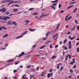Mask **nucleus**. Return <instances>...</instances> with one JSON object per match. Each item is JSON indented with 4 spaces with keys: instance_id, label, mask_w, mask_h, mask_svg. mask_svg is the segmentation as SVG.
I'll use <instances>...</instances> for the list:
<instances>
[{
    "instance_id": "f257e3e1",
    "label": "nucleus",
    "mask_w": 79,
    "mask_h": 79,
    "mask_svg": "<svg viewBox=\"0 0 79 79\" xmlns=\"http://www.w3.org/2000/svg\"><path fill=\"white\" fill-rule=\"evenodd\" d=\"M10 19V17L8 16H0V19H2L3 21H7V19Z\"/></svg>"
},
{
    "instance_id": "f03ea898",
    "label": "nucleus",
    "mask_w": 79,
    "mask_h": 79,
    "mask_svg": "<svg viewBox=\"0 0 79 79\" xmlns=\"http://www.w3.org/2000/svg\"><path fill=\"white\" fill-rule=\"evenodd\" d=\"M69 16V15H68L66 16L65 19V21L66 22H68V20H69L70 19H71L72 18V17H71V16H70L69 18L67 19L68 17Z\"/></svg>"
},
{
    "instance_id": "7ed1b4c3",
    "label": "nucleus",
    "mask_w": 79,
    "mask_h": 79,
    "mask_svg": "<svg viewBox=\"0 0 79 79\" xmlns=\"http://www.w3.org/2000/svg\"><path fill=\"white\" fill-rule=\"evenodd\" d=\"M6 11V10L5 9V8H3L2 9L0 10V11L2 12V13H5Z\"/></svg>"
},
{
    "instance_id": "20e7f679",
    "label": "nucleus",
    "mask_w": 79,
    "mask_h": 79,
    "mask_svg": "<svg viewBox=\"0 0 79 79\" xmlns=\"http://www.w3.org/2000/svg\"><path fill=\"white\" fill-rule=\"evenodd\" d=\"M11 23L13 25H14L15 26H18V23L16 22L15 21H12L11 22Z\"/></svg>"
},
{
    "instance_id": "39448f33",
    "label": "nucleus",
    "mask_w": 79,
    "mask_h": 79,
    "mask_svg": "<svg viewBox=\"0 0 79 79\" xmlns=\"http://www.w3.org/2000/svg\"><path fill=\"white\" fill-rule=\"evenodd\" d=\"M30 22V21L28 20H26L24 21V23H26L25 24V26H26L27 24H28V23H29Z\"/></svg>"
},
{
    "instance_id": "423d86ee",
    "label": "nucleus",
    "mask_w": 79,
    "mask_h": 79,
    "mask_svg": "<svg viewBox=\"0 0 79 79\" xmlns=\"http://www.w3.org/2000/svg\"><path fill=\"white\" fill-rule=\"evenodd\" d=\"M49 15V14H47V15H46V14H45L44 15H40V18H41L42 17H44V16H47L48 15Z\"/></svg>"
},
{
    "instance_id": "0eeeda50",
    "label": "nucleus",
    "mask_w": 79,
    "mask_h": 79,
    "mask_svg": "<svg viewBox=\"0 0 79 79\" xmlns=\"http://www.w3.org/2000/svg\"><path fill=\"white\" fill-rule=\"evenodd\" d=\"M23 37V36H22V35H21L19 36H18L15 37V39H19V38H21V37Z\"/></svg>"
},
{
    "instance_id": "6e6552de",
    "label": "nucleus",
    "mask_w": 79,
    "mask_h": 79,
    "mask_svg": "<svg viewBox=\"0 0 79 79\" xmlns=\"http://www.w3.org/2000/svg\"><path fill=\"white\" fill-rule=\"evenodd\" d=\"M13 12H17V11H18V9H14L13 10Z\"/></svg>"
},
{
    "instance_id": "1a4fd4ad",
    "label": "nucleus",
    "mask_w": 79,
    "mask_h": 79,
    "mask_svg": "<svg viewBox=\"0 0 79 79\" xmlns=\"http://www.w3.org/2000/svg\"><path fill=\"white\" fill-rule=\"evenodd\" d=\"M8 34H6L3 35L2 36V38H5V37H8Z\"/></svg>"
},
{
    "instance_id": "9d476101",
    "label": "nucleus",
    "mask_w": 79,
    "mask_h": 79,
    "mask_svg": "<svg viewBox=\"0 0 79 79\" xmlns=\"http://www.w3.org/2000/svg\"><path fill=\"white\" fill-rule=\"evenodd\" d=\"M7 25H11V21L9 20L7 22Z\"/></svg>"
},
{
    "instance_id": "9b49d317",
    "label": "nucleus",
    "mask_w": 79,
    "mask_h": 79,
    "mask_svg": "<svg viewBox=\"0 0 79 79\" xmlns=\"http://www.w3.org/2000/svg\"><path fill=\"white\" fill-rule=\"evenodd\" d=\"M24 52H23L21 53V54H20L18 56V58H19V57H20V56H22V55H24Z\"/></svg>"
},
{
    "instance_id": "f8f14e48",
    "label": "nucleus",
    "mask_w": 79,
    "mask_h": 79,
    "mask_svg": "<svg viewBox=\"0 0 79 79\" xmlns=\"http://www.w3.org/2000/svg\"><path fill=\"white\" fill-rule=\"evenodd\" d=\"M27 32H28L27 31H25L24 33L21 35L23 36V35H25V34H26L27 33Z\"/></svg>"
},
{
    "instance_id": "ddd939ff",
    "label": "nucleus",
    "mask_w": 79,
    "mask_h": 79,
    "mask_svg": "<svg viewBox=\"0 0 79 79\" xmlns=\"http://www.w3.org/2000/svg\"><path fill=\"white\" fill-rule=\"evenodd\" d=\"M58 0H54V1H51V2L53 3H55L57 2H58Z\"/></svg>"
},
{
    "instance_id": "4468645a",
    "label": "nucleus",
    "mask_w": 79,
    "mask_h": 79,
    "mask_svg": "<svg viewBox=\"0 0 79 79\" xmlns=\"http://www.w3.org/2000/svg\"><path fill=\"white\" fill-rule=\"evenodd\" d=\"M51 33V31H49L47 33H46V36H47L48 35H49V34H50Z\"/></svg>"
},
{
    "instance_id": "2eb2a0df",
    "label": "nucleus",
    "mask_w": 79,
    "mask_h": 79,
    "mask_svg": "<svg viewBox=\"0 0 79 79\" xmlns=\"http://www.w3.org/2000/svg\"><path fill=\"white\" fill-rule=\"evenodd\" d=\"M58 35V33H56V34H55V35H54L53 37V38L55 39V37H56L57 35Z\"/></svg>"
},
{
    "instance_id": "dca6fc26",
    "label": "nucleus",
    "mask_w": 79,
    "mask_h": 79,
    "mask_svg": "<svg viewBox=\"0 0 79 79\" xmlns=\"http://www.w3.org/2000/svg\"><path fill=\"white\" fill-rule=\"evenodd\" d=\"M45 74V73H44V72L43 71V72L42 73L41 75V76H43Z\"/></svg>"
},
{
    "instance_id": "f3484780",
    "label": "nucleus",
    "mask_w": 79,
    "mask_h": 79,
    "mask_svg": "<svg viewBox=\"0 0 79 79\" xmlns=\"http://www.w3.org/2000/svg\"><path fill=\"white\" fill-rule=\"evenodd\" d=\"M35 31V29H30V31L31 32H34Z\"/></svg>"
},
{
    "instance_id": "a211bd4d",
    "label": "nucleus",
    "mask_w": 79,
    "mask_h": 79,
    "mask_svg": "<svg viewBox=\"0 0 79 79\" xmlns=\"http://www.w3.org/2000/svg\"><path fill=\"white\" fill-rule=\"evenodd\" d=\"M77 8L76 7L75 9L74 10H73V13H75L77 11Z\"/></svg>"
},
{
    "instance_id": "6ab92c4d",
    "label": "nucleus",
    "mask_w": 79,
    "mask_h": 79,
    "mask_svg": "<svg viewBox=\"0 0 79 79\" xmlns=\"http://www.w3.org/2000/svg\"><path fill=\"white\" fill-rule=\"evenodd\" d=\"M62 48H63L65 50H67V48L65 46L64 47V45L63 47Z\"/></svg>"
},
{
    "instance_id": "aec40b11",
    "label": "nucleus",
    "mask_w": 79,
    "mask_h": 79,
    "mask_svg": "<svg viewBox=\"0 0 79 79\" xmlns=\"http://www.w3.org/2000/svg\"><path fill=\"white\" fill-rule=\"evenodd\" d=\"M57 4V3H54V4H53L52 6H56V5Z\"/></svg>"
},
{
    "instance_id": "412c9836",
    "label": "nucleus",
    "mask_w": 79,
    "mask_h": 79,
    "mask_svg": "<svg viewBox=\"0 0 79 79\" xmlns=\"http://www.w3.org/2000/svg\"><path fill=\"white\" fill-rule=\"evenodd\" d=\"M14 61V60H8L7 61V62L8 63H10V62H12V61Z\"/></svg>"
},
{
    "instance_id": "4be33fe9",
    "label": "nucleus",
    "mask_w": 79,
    "mask_h": 79,
    "mask_svg": "<svg viewBox=\"0 0 79 79\" xmlns=\"http://www.w3.org/2000/svg\"><path fill=\"white\" fill-rule=\"evenodd\" d=\"M56 57V56H54L51 57V59H53L55 58Z\"/></svg>"
},
{
    "instance_id": "5701e85b",
    "label": "nucleus",
    "mask_w": 79,
    "mask_h": 79,
    "mask_svg": "<svg viewBox=\"0 0 79 79\" xmlns=\"http://www.w3.org/2000/svg\"><path fill=\"white\" fill-rule=\"evenodd\" d=\"M2 28L3 29H7V28L5 27L2 26Z\"/></svg>"
},
{
    "instance_id": "b1692460",
    "label": "nucleus",
    "mask_w": 79,
    "mask_h": 79,
    "mask_svg": "<svg viewBox=\"0 0 79 79\" xmlns=\"http://www.w3.org/2000/svg\"><path fill=\"white\" fill-rule=\"evenodd\" d=\"M67 56L68 57H69V59H71V57L70 56V55H67Z\"/></svg>"
},
{
    "instance_id": "393cba45",
    "label": "nucleus",
    "mask_w": 79,
    "mask_h": 79,
    "mask_svg": "<svg viewBox=\"0 0 79 79\" xmlns=\"http://www.w3.org/2000/svg\"><path fill=\"white\" fill-rule=\"evenodd\" d=\"M48 74L47 75V77H49L50 76V75H51V74L50 73H48Z\"/></svg>"
},
{
    "instance_id": "a878e982",
    "label": "nucleus",
    "mask_w": 79,
    "mask_h": 79,
    "mask_svg": "<svg viewBox=\"0 0 79 79\" xmlns=\"http://www.w3.org/2000/svg\"><path fill=\"white\" fill-rule=\"evenodd\" d=\"M47 39V38L44 37V38H42V39L43 40H46Z\"/></svg>"
},
{
    "instance_id": "bb28decb",
    "label": "nucleus",
    "mask_w": 79,
    "mask_h": 79,
    "mask_svg": "<svg viewBox=\"0 0 79 79\" xmlns=\"http://www.w3.org/2000/svg\"><path fill=\"white\" fill-rule=\"evenodd\" d=\"M75 36H74V37H73L72 38H71L70 39V40H73V39H74L75 38Z\"/></svg>"
},
{
    "instance_id": "cd10ccee",
    "label": "nucleus",
    "mask_w": 79,
    "mask_h": 79,
    "mask_svg": "<svg viewBox=\"0 0 79 79\" xmlns=\"http://www.w3.org/2000/svg\"><path fill=\"white\" fill-rule=\"evenodd\" d=\"M51 42V41H47V42H46V44H48V43Z\"/></svg>"
},
{
    "instance_id": "c85d7f7f",
    "label": "nucleus",
    "mask_w": 79,
    "mask_h": 79,
    "mask_svg": "<svg viewBox=\"0 0 79 79\" xmlns=\"http://www.w3.org/2000/svg\"><path fill=\"white\" fill-rule=\"evenodd\" d=\"M50 7H51V8L52 7V8L54 10H55V9H56L55 7L54 6H51Z\"/></svg>"
},
{
    "instance_id": "c756f323",
    "label": "nucleus",
    "mask_w": 79,
    "mask_h": 79,
    "mask_svg": "<svg viewBox=\"0 0 79 79\" xmlns=\"http://www.w3.org/2000/svg\"><path fill=\"white\" fill-rule=\"evenodd\" d=\"M76 2H72V3H70L69 4V5H72V4H73L75 3Z\"/></svg>"
},
{
    "instance_id": "7c9ffc66",
    "label": "nucleus",
    "mask_w": 79,
    "mask_h": 79,
    "mask_svg": "<svg viewBox=\"0 0 79 79\" xmlns=\"http://www.w3.org/2000/svg\"><path fill=\"white\" fill-rule=\"evenodd\" d=\"M67 42V40L66 39H65V40H64V44H65L66 42Z\"/></svg>"
},
{
    "instance_id": "2f4dec72",
    "label": "nucleus",
    "mask_w": 79,
    "mask_h": 79,
    "mask_svg": "<svg viewBox=\"0 0 79 79\" xmlns=\"http://www.w3.org/2000/svg\"><path fill=\"white\" fill-rule=\"evenodd\" d=\"M33 15H38V14L37 12H35V13H33Z\"/></svg>"
},
{
    "instance_id": "473e14b6",
    "label": "nucleus",
    "mask_w": 79,
    "mask_h": 79,
    "mask_svg": "<svg viewBox=\"0 0 79 79\" xmlns=\"http://www.w3.org/2000/svg\"><path fill=\"white\" fill-rule=\"evenodd\" d=\"M65 11L63 10H62L60 12V13H63Z\"/></svg>"
},
{
    "instance_id": "72a5a7b5",
    "label": "nucleus",
    "mask_w": 79,
    "mask_h": 79,
    "mask_svg": "<svg viewBox=\"0 0 79 79\" xmlns=\"http://www.w3.org/2000/svg\"><path fill=\"white\" fill-rule=\"evenodd\" d=\"M14 2V1H11L10 2V4H13V2Z\"/></svg>"
},
{
    "instance_id": "f704fd0d",
    "label": "nucleus",
    "mask_w": 79,
    "mask_h": 79,
    "mask_svg": "<svg viewBox=\"0 0 79 79\" xmlns=\"http://www.w3.org/2000/svg\"><path fill=\"white\" fill-rule=\"evenodd\" d=\"M70 72L71 73H72L73 72V71L72 70L70 69Z\"/></svg>"
},
{
    "instance_id": "c9c22d12",
    "label": "nucleus",
    "mask_w": 79,
    "mask_h": 79,
    "mask_svg": "<svg viewBox=\"0 0 79 79\" xmlns=\"http://www.w3.org/2000/svg\"><path fill=\"white\" fill-rule=\"evenodd\" d=\"M14 6H15L16 7H19V6L17 4H16V5H15Z\"/></svg>"
},
{
    "instance_id": "e433bc0d",
    "label": "nucleus",
    "mask_w": 79,
    "mask_h": 79,
    "mask_svg": "<svg viewBox=\"0 0 79 79\" xmlns=\"http://www.w3.org/2000/svg\"><path fill=\"white\" fill-rule=\"evenodd\" d=\"M6 14V15H9L10 14V13L8 12V11H7L5 13Z\"/></svg>"
},
{
    "instance_id": "4c0bfd02",
    "label": "nucleus",
    "mask_w": 79,
    "mask_h": 79,
    "mask_svg": "<svg viewBox=\"0 0 79 79\" xmlns=\"http://www.w3.org/2000/svg\"><path fill=\"white\" fill-rule=\"evenodd\" d=\"M5 49H6V48H0V50H5Z\"/></svg>"
},
{
    "instance_id": "58836bf2",
    "label": "nucleus",
    "mask_w": 79,
    "mask_h": 79,
    "mask_svg": "<svg viewBox=\"0 0 79 79\" xmlns=\"http://www.w3.org/2000/svg\"><path fill=\"white\" fill-rule=\"evenodd\" d=\"M6 2V1L5 0V1H2V3H5Z\"/></svg>"
},
{
    "instance_id": "ea45409f",
    "label": "nucleus",
    "mask_w": 79,
    "mask_h": 79,
    "mask_svg": "<svg viewBox=\"0 0 79 79\" xmlns=\"http://www.w3.org/2000/svg\"><path fill=\"white\" fill-rule=\"evenodd\" d=\"M1 26L0 25V31H2V26Z\"/></svg>"
},
{
    "instance_id": "a19ab883",
    "label": "nucleus",
    "mask_w": 79,
    "mask_h": 79,
    "mask_svg": "<svg viewBox=\"0 0 79 79\" xmlns=\"http://www.w3.org/2000/svg\"><path fill=\"white\" fill-rule=\"evenodd\" d=\"M45 47V45H44V46H43L42 47H41V48H40V49H42L43 48Z\"/></svg>"
},
{
    "instance_id": "79ce46f5",
    "label": "nucleus",
    "mask_w": 79,
    "mask_h": 79,
    "mask_svg": "<svg viewBox=\"0 0 79 79\" xmlns=\"http://www.w3.org/2000/svg\"><path fill=\"white\" fill-rule=\"evenodd\" d=\"M19 63V62L15 63V64H18Z\"/></svg>"
},
{
    "instance_id": "37998d69",
    "label": "nucleus",
    "mask_w": 79,
    "mask_h": 79,
    "mask_svg": "<svg viewBox=\"0 0 79 79\" xmlns=\"http://www.w3.org/2000/svg\"><path fill=\"white\" fill-rule=\"evenodd\" d=\"M61 6H62L60 4L59 5V8H60L61 7Z\"/></svg>"
},
{
    "instance_id": "c03bdc74",
    "label": "nucleus",
    "mask_w": 79,
    "mask_h": 79,
    "mask_svg": "<svg viewBox=\"0 0 79 79\" xmlns=\"http://www.w3.org/2000/svg\"><path fill=\"white\" fill-rule=\"evenodd\" d=\"M10 2V0H6V2Z\"/></svg>"
},
{
    "instance_id": "a18cd8bd",
    "label": "nucleus",
    "mask_w": 79,
    "mask_h": 79,
    "mask_svg": "<svg viewBox=\"0 0 79 79\" xmlns=\"http://www.w3.org/2000/svg\"><path fill=\"white\" fill-rule=\"evenodd\" d=\"M8 45V44H6L5 45V47H6Z\"/></svg>"
},
{
    "instance_id": "49530a36",
    "label": "nucleus",
    "mask_w": 79,
    "mask_h": 79,
    "mask_svg": "<svg viewBox=\"0 0 79 79\" xmlns=\"http://www.w3.org/2000/svg\"><path fill=\"white\" fill-rule=\"evenodd\" d=\"M33 76H33V75H32L31 76H30V79H31L32 78V77H33Z\"/></svg>"
},
{
    "instance_id": "de8ad7c7",
    "label": "nucleus",
    "mask_w": 79,
    "mask_h": 79,
    "mask_svg": "<svg viewBox=\"0 0 79 79\" xmlns=\"http://www.w3.org/2000/svg\"><path fill=\"white\" fill-rule=\"evenodd\" d=\"M16 71H17L16 70H13L14 73H16Z\"/></svg>"
},
{
    "instance_id": "09e8293b",
    "label": "nucleus",
    "mask_w": 79,
    "mask_h": 79,
    "mask_svg": "<svg viewBox=\"0 0 79 79\" xmlns=\"http://www.w3.org/2000/svg\"><path fill=\"white\" fill-rule=\"evenodd\" d=\"M71 45H69V49H70V48H71Z\"/></svg>"
},
{
    "instance_id": "8fccbe9b",
    "label": "nucleus",
    "mask_w": 79,
    "mask_h": 79,
    "mask_svg": "<svg viewBox=\"0 0 79 79\" xmlns=\"http://www.w3.org/2000/svg\"><path fill=\"white\" fill-rule=\"evenodd\" d=\"M36 47V45H33L32 47L33 48H35Z\"/></svg>"
},
{
    "instance_id": "3c124183",
    "label": "nucleus",
    "mask_w": 79,
    "mask_h": 79,
    "mask_svg": "<svg viewBox=\"0 0 79 79\" xmlns=\"http://www.w3.org/2000/svg\"><path fill=\"white\" fill-rule=\"evenodd\" d=\"M77 22H78L77 21V20H75V23H77Z\"/></svg>"
},
{
    "instance_id": "603ef678",
    "label": "nucleus",
    "mask_w": 79,
    "mask_h": 79,
    "mask_svg": "<svg viewBox=\"0 0 79 79\" xmlns=\"http://www.w3.org/2000/svg\"><path fill=\"white\" fill-rule=\"evenodd\" d=\"M34 9V8L32 7V8H30V10H32Z\"/></svg>"
},
{
    "instance_id": "864d4df0",
    "label": "nucleus",
    "mask_w": 79,
    "mask_h": 79,
    "mask_svg": "<svg viewBox=\"0 0 79 79\" xmlns=\"http://www.w3.org/2000/svg\"><path fill=\"white\" fill-rule=\"evenodd\" d=\"M77 30H79V25H78V26H77Z\"/></svg>"
},
{
    "instance_id": "5fc2aeb1",
    "label": "nucleus",
    "mask_w": 79,
    "mask_h": 79,
    "mask_svg": "<svg viewBox=\"0 0 79 79\" xmlns=\"http://www.w3.org/2000/svg\"><path fill=\"white\" fill-rule=\"evenodd\" d=\"M75 63V62H71L70 63V64H73Z\"/></svg>"
},
{
    "instance_id": "6e6d98bb",
    "label": "nucleus",
    "mask_w": 79,
    "mask_h": 79,
    "mask_svg": "<svg viewBox=\"0 0 79 79\" xmlns=\"http://www.w3.org/2000/svg\"><path fill=\"white\" fill-rule=\"evenodd\" d=\"M76 27H73V28H72V29H71V30L72 31L73 30H74V29H75V28Z\"/></svg>"
},
{
    "instance_id": "4d7b16f0",
    "label": "nucleus",
    "mask_w": 79,
    "mask_h": 79,
    "mask_svg": "<svg viewBox=\"0 0 79 79\" xmlns=\"http://www.w3.org/2000/svg\"><path fill=\"white\" fill-rule=\"evenodd\" d=\"M63 67H62L60 69V71H61L63 69Z\"/></svg>"
},
{
    "instance_id": "13d9d810",
    "label": "nucleus",
    "mask_w": 79,
    "mask_h": 79,
    "mask_svg": "<svg viewBox=\"0 0 79 79\" xmlns=\"http://www.w3.org/2000/svg\"><path fill=\"white\" fill-rule=\"evenodd\" d=\"M23 67V65H20V66H19V68H22Z\"/></svg>"
},
{
    "instance_id": "bf43d9fd",
    "label": "nucleus",
    "mask_w": 79,
    "mask_h": 79,
    "mask_svg": "<svg viewBox=\"0 0 79 79\" xmlns=\"http://www.w3.org/2000/svg\"><path fill=\"white\" fill-rule=\"evenodd\" d=\"M77 52H79V48H77Z\"/></svg>"
},
{
    "instance_id": "052dcab7",
    "label": "nucleus",
    "mask_w": 79,
    "mask_h": 79,
    "mask_svg": "<svg viewBox=\"0 0 79 79\" xmlns=\"http://www.w3.org/2000/svg\"><path fill=\"white\" fill-rule=\"evenodd\" d=\"M65 57H66V58L65 60V61H67V60L68 59V56H65Z\"/></svg>"
},
{
    "instance_id": "680f3d73",
    "label": "nucleus",
    "mask_w": 79,
    "mask_h": 79,
    "mask_svg": "<svg viewBox=\"0 0 79 79\" xmlns=\"http://www.w3.org/2000/svg\"><path fill=\"white\" fill-rule=\"evenodd\" d=\"M52 44H51L50 46V47H49V48H52Z\"/></svg>"
},
{
    "instance_id": "e2e57ef3",
    "label": "nucleus",
    "mask_w": 79,
    "mask_h": 79,
    "mask_svg": "<svg viewBox=\"0 0 79 79\" xmlns=\"http://www.w3.org/2000/svg\"><path fill=\"white\" fill-rule=\"evenodd\" d=\"M1 23H6V21H1Z\"/></svg>"
},
{
    "instance_id": "0e129e2a",
    "label": "nucleus",
    "mask_w": 79,
    "mask_h": 79,
    "mask_svg": "<svg viewBox=\"0 0 79 79\" xmlns=\"http://www.w3.org/2000/svg\"><path fill=\"white\" fill-rule=\"evenodd\" d=\"M71 41H70L69 42V44L71 45Z\"/></svg>"
},
{
    "instance_id": "69168bd1",
    "label": "nucleus",
    "mask_w": 79,
    "mask_h": 79,
    "mask_svg": "<svg viewBox=\"0 0 79 79\" xmlns=\"http://www.w3.org/2000/svg\"><path fill=\"white\" fill-rule=\"evenodd\" d=\"M79 44V43L78 42L77 43L76 46H77V45H78Z\"/></svg>"
},
{
    "instance_id": "338daca9",
    "label": "nucleus",
    "mask_w": 79,
    "mask_h": 79,
    "mask_svg": "<svg viewBox=\"0 0 79 79\" xmlns=\"http://www.w3.org/2000/svg\"><path fill=\"white\" fill-rule=\"evenodd\" d=\"M70 31H69V32H68V33H67V34L69 35V34H70Z\"/></svg>"
},
{
    "instance_id": "774afa93",
    "label": "nucleus",
    "mask_w": 79,
    "mask_h": 79,
    "mask_svg": "<svg viewBox=\"0 0 79 79\" xmlns=\"http://www.w3.org/2000/svg\"><path fill=\"white\" fill-rule=\"evenodd\" d=\"M60 23H59V24H58V25L57 26V27L58 28L59 26H60Z\"/></svg>"
}]
</instances>
